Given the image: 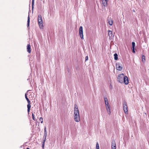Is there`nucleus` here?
Instances as JSON below:
<instances>
[{
    "instance_id": "obj_16",
    "label": "nucleus",
    "mask_w": 149,
    "mask_h": 149,
    "mask_svg": "<svg viewBox=\"0 0 149 149\" xmlns=\"http://www.w3.org/2000/svg\"><path fill=\"white\" fill-rule=\"evenodd\" d=\"M111 146V147L116 146V144L115 141L114 140H112Z\"/></svg>"
},
{
    "instance_id": "obj_6",
    "label": "nucleus",
    "mask_w": 149,
    "mask_h": 149,
    "mask_svg": "<svg viewBox=\"0 0 149 149\" xmlns=\"http://www.w3.org/2000/svg\"><path fill=\"white\" fill-rule=\"evenodd\" d=\"M116 68L117 70L121 71L123 69L122 65L119 63H116Z\"/></svg>"
},
{
    "instance_id": "obj_28",
    "label": "nucleus",
    "mask_w": 149,
    "mask_h": 149,
    "mask_svg": "<svg viewBox=\"0 0 149 149\" xmlns=\"http://www.w3.org/2000/svg\"><path fill=\"white\" fill-rule=\"evenodd\" d=\"M39 120L41 121V123H42L43 121V118L42 117H40V118Z\"/></svg>"
},
{
    "instance_id": "obj_5",
    "label": "nucleus",
    "mask_w": 149,
    "mask_h": 149,
    "mask_svg": "<svg viewBox=\"0 0 149 149\" xmlns=\"http://www.w3.org/2000/svg\"><path fill=\"white\" fill-rule=\"evenodd\" d=\"M79 34L81 38L82 39H84V36L83 35V29L82 26H80L79 28Z\"/></svg>"
},
{
    "instance_id": "obj_13",
    "label": "nucleus",
    "mask_w": 149,
    "mask_h": 149,
    "mask_svg": "<svg viewBox=\"0 0 149 149\" xmlns=\"http://www.w3.org/2000/svg\"><path fill=\"white\" fill-rule=\"evenodd\" d=\"M28 104L27 105V111L29 113V112H30V108L31 107V102L29 103H28Z\"/></svg>"
},
{
    "instance_id": "obj_7",
    "label": "nucleus",
    "mask_w": 149,
    "mask_h": 149,
    "mask_svg": "<svg viewBox=\"0 0 149 149\" xmlns=\"http://www.w3.org/2000/svg\"><path fill=\"white\" fill-rule=\"evenodd\" d=\"M108 35L109 36V39L110 40H112L113 39L114 35L113 34V33L112 31L110 30H108Z\"/></svg>"
},
{
    "instance_id": "obj_33",
    "label": "nucleus",
    "mask_w": 149,
    "mask_h": 149,
    "mask_svg": "<svg viewBox=\"0 0 149 149\" xmlns=\"http://www.w3.org/2000/svg\"><path fill=\"white\" fill-rule=\"evenodd\" d=\"M26 149H30L29 148H27Z\"/></svg>"
},
{
    "instance_id": "obj_17",
    "label": "nucleus",
    "mask_w": 149,
    "mask_h": 149,
    "mask_svg": "<svg viewBox=\"0 0 149 149\" xmlns=\"http://www.w3.org/2000/svg\"><path fill=\"white\" fill-rule=\"evenodd\" d=\"M142 61L143 63H144L145 62L146 57H145V56L143 55H142Z\"/></svg>"
},
{
    "instance_id": "obj_24",
    "label": "nucleus",
    "mask_w": 149,
    "mask_h": 149,
    "mask_svg": "<svg viewBox=\"0 0 149 149\" xmlns=\"http://www.w3.org/2000/svg\"><path fill=\"white\" fill-rule=\"evenodd\" d=\"M132 48H135V43L134 42H132Z\"/></svg>"
},
{
    "instance_id": "obj_10",
    "label": "nucleus",
    "mask_w": 149,
    "mask_h": 149,
    "mask_svg": "<svg viewBox=\"0 0 149 149\" xmlns=\"http://www.w3.org/2000/svg\"><path fill=\"white\" fill-rule=\"evenodd\" d=\"M107 110V111H109V114H110L111 113V111H110V105L109 103H107L106 104H105Z\"/></svg>"
},
{
    "instance_id": "obj_23",
    "label": "nucleus",
    "mask_w": 149,
    "mask_h": 149,
    "mask_svg": "<svg viewBox=\"0 0 149 149\" xmlns=\"http://www.w3.org/2000/svg\"><path fill=\"white\" fill-rule=\"evenodd\" d=\"M34 0H32V10H33L34 8Z\"/></svg>"
},
{
    "instance_id": "obj_8",
    "label": "nucleus",
    "mask_w": 149,
    "mask_h": 149,
    "mask_svg": "<svg viewBox=\"0 0 149 149\" xmlns=\"http://www.w3.org/2000/svg\"><path fill=\"white\" fill-rule=\"evenodd\" d=\"M123 80H124L123 83H124L126 85L128 84L129 83V80L127 76H124Z\"/></svg>"
},
{
    "instance_id": "obj_32",
    "label": "nucleus",
    "mask_w": 149,
    "mask_h": 149,
    "mask_svg": "<svg viewBox=\"0 0 149 149\" xmlns=\"http://www.w3.org/2000/svg\"><path fill=\"white\" fill-rule=\"evenodd\" d=\"M68 72H70V70H69V68H68Z\"/></svg>"
},
{
    "instance_id": "obj_31",
    "label": "nucleus",
    "mask_w": 149,
    "mask_h": 149,
    "mask_svg": "<svg viewBox=\"0 0 149 149\" xmlns=\"http://www.w3.org/2000/svg\"><path fill=\"white\" fill-rule=\"evenodd\" d=\"M112 149H116V146L111 147Z\"/></svg>"
},
{
    "instance_id": "obj_14",
    "label": "nucleus",
    "mask_w": 149,
    "mask_h": 149,
    "mask_svg": "<svg viewBox=\"0 0 149 149\" xmlns=\"http://www.w3.org/2000/svg\"><path fill=\"white\" fill-rule=\"evenodd\" d=\"M29 24H30V17H29V15L28 17V19H27V26L28 27H29Z\"/></svg>"
},
{
    "instance_id": "obj_9",
    "label": "nucleus",
    "mask_w": 149,
    "mask_h": 149,
    "mask_svg": "<svg viewBox=\"0 0 149 149\" xmlns=\"http://www.w3.org/2000/svg\"><path fill=\"white\" fill-rule=\"evenodd\" d=\"M74 117L75 121L78 122L80 121L79 115L78 114V115L74 116Z\"/></svg>"
},
{
    "instance_id": "obj_15",
    "label": "nucleus",
    "mask_w": 149,
    "mask_h": 149,
    "mask_svg": "<svg viewBox=\"0 0 149 149\" xmlns=\"http://www.w3.org/2000/svg\"><path fill=\"white\" fill-rule=\"evenodd\" d=\"M114 59L115 60H117L118 59V55L117 53H115L114 54Z\"/></svg>"
},
{
    "instance_id": "obj_11",
    "label": "nucleus",
    "mask_w": 149,
    "mask_h": 149,
    "mask_svg": "<svg viewBox=\"0 0 149 149\" xmlns=\"http://www.w3.org/2000/svg\"><path fill=\"white\" fill-rule=\"evenodd\" d=\"M109 0H102V3L104 7H106L107 6V2Z\"/></svg>"
},
{
    "instance_id": "obj_22",
    "label": "nucleus",
    "mask_w": 149,
    "mask_h": 149,
    "mask_svg": "<svg viewBox=\"0 0 149 149\" xmlns=\"http://www.w3.org/2000/svg\"><path fill=\"white\" fill-rule=\"evenodd\" d=\"M104 101L105 102V103L106 104L107 103H109L108 99L107 97H104Z\"/></svg>"
},
{
    "instance_id": "obj_25",
    "label": "nucleus",
    "mask_w": 149,
    "mask_h": 149,
    "mask_svg": "<svg viewBox=\"0 0 149 149\" xmlns=\"http://www.w3.org/2000/svg\"><path fill=\"white\" fill-rule=\"evenodd\" d=\"M96 149H99V144L98 142L96 143Z\"/></svg>"
},
{
    "instance_id": "obj_18",
    "label": "nucleus",
    "mask_w": 149,
    "mask_h": 149,
    "mask_svg": "<svg viewBox=\"0 0 149 149\" xmlns=\"http://www.w3.org/2000/svg\"><path fill=\"white\" fill-rule=\"evenodd\" d=\"M108 23L110 25H112L113 24V21L111 19H108Z\"/></svg>"
},
{
    "instance_id": "obj_27",
    "label": "nucleus",
    "mask_w": 149,
    "mask_h": 149,
    "mask_svg": "<svg viewBox=\"0 0 149 149\" xmlns=\"http://www.w3.org/2000/svg\"><path fill=\"white\" fill-rule=\"evenodd\" d=\"M45 143V142L43 141L42 142V148L43 149H44V147Z\"/></svg>"
},
{
    "instance_id": "obj_29",
    "label": "nucleus",
    "mask_w": 149,
    "mask_h": 149,
    "mask_svg": "<svg viewBox=\"0 0 149 149\" xmlns=\"http://www.w3.org/2000/svg\"><path fill=\"white\" fill-rule=\"evenodd\" d=\"M132 52L134 53H135V48H132Z\"/></svg>"
},
{
    "instance_id": "obj_26",
    "label": "nucleus",
    "mask_w": 149,
    "mask_h": 149,
    "mask_svg": "<svg viewBox=\"0 0 149 149\" xmlns=\"http://www.w3.org/2000/svg\"><path fill=\"white\" fill-rule=\"evenodd\" d=\"M47 136H44L43 137V141L45 142L46 141V138Z\"/></svg>"
},
{
    "instance_id": "obj_2",
    "label": "nucleus",
    "mask_w": 149,
    "mask_h": 149,
    "mask_svg": "<svg viewBox=\"0 0 149 149\" xmlns=\"http://www.w3.org/2000/svg\"><path fill=\"white\" fill-rule=\"evenodd\" d=\"M124 77V75L123 74H122L118 75L117 77L118 81L120 83H123Z\"/></svg>"
},
{
    "instance_id": "obj_34",
    "label": "nucleus",
    "mask_w": 149,
    "mask_h": 149,
    "mask_svg": "<svg viewBox=\"0 0 149 149\" xmlns=\"http://www.w3.org/2000/svg\"><path fill=\"white\" fill-rule=\"evenodd\" d=\"M41 1H42V0H40Z\"/></svg>"
},
{
    "instance_id": "obj_21",
    "label": "nucleus",
    "mask_w": 149,
    "mask_h": 149,
    "mask_svg": "<svg viewBox=\"0 0 149 149\" xmlns=\"http://www.w3.org/2000/svg\"><path fill=\"white\" fill-rule=\"evenodd\" d=\"M32 118L33 120L34 121H37V119L35 118L34 115L33 113H32Z\"/></svg>"
},
{
    "instance_id": "obj_30",
    "label": "nucleus",
    "mask_w": 149,
    "mask_h": 149,
    "mask_svg": "<svg viewBox=\"0 0 149 149\" xmlns=\"http://www.w3.org/2000/svg\"><path fill=\"white\" fill-rule=\"evenodd\" d=\"M88 60V56H87L85 57V61H86Z\"/></svg>"
},
{
    "instance_id": "obj_12",
    "label": "nucleus",
    "mask_w": 149,
    "mask_h": 149,
    "mask_svg": "<svg viewBox=\"0 0 149 149\" xmlns=\"http://www.w3.org/2000/svg\"><path fill=\"white\" fill-rule=\"evenodd\" d=\"M27 52L29 53H30L31 50V46L30 44H28L27 45Z\"/></svg>"
},
{
    "instance_id": "obj_3",
    "label": "nucleus",
    "mask_w": 149,
    "mask_h": 149,
    "mask_svg": "<svg viewBox=\"0 0 149 149\" xmlns=\"http://www.w3.org/2000/svg\"><path fill=\"white\" fill-rule=\"evenodd\" d=\"M79 115V110L77 105L75 104L74 105V116Z\"/></svg>"
},
{
    "instance_id": "obj_19",
    "label": "nucleus",
    "mask_w": 149,
    "mask_h": 149,
    "mask_svg": "<svg viewBox=\"0 0 149 149\" xmlns=\"http://www.w3.org/2000/svg\"><path fill=\"white\" fill-rule=\"evenodd\" d=\"M25 98H26V100H27V101L28 102V103L30 102H31L30 101V100H29V98L27 97L26 93L25 94Z\"/></svg>"
},
{
    "instance_id": "obj_4",
    "label": "nucleus",
    "mask_w": 149,
    "mask_h": 149,
    "mask_svg": "<svg viewBox=\"0 0 149 149\" xmlns=\"http://www.w3.org/2000/svg\"><path fill=\"white\" fill-rule=\"evenodd\" d=\"M123 107L124 111L126 114L128 113V109L127 104L125 101H124L123 104Z\"/></svg>"
},
{
    "instance_id": "obj_1",
    "label": "nucleus",
    "mask_w": 149,
    "mask_h": 149,
    "mask_svg": "<svg viewBox=\"0 0 149 149\" xmlns=\"http://www.w3.org/2000/svg\"><path fill=\"white\" fill-rule=\"evenodd\" d=\"M38 21L39 27L40 29L43 28V24L42 17L40 15H39L38 17Z\"/></svg>"
},
{
    "instance_id": "obj_20",
    "label": "nucleus",
    "mask_w": 149,
    "mask_h": 149,
    "mask_svg": "<svg viewBox=\"0 0 149 149\" xmlns=\"http://www.w3.org/2000/svg\"><path fill=\"white\" fill-rule=\"evenodd\" d=\"M47 132L46 130V128L45 127L44 129V136H47Z\"/></svg>"
}]
</instances>
